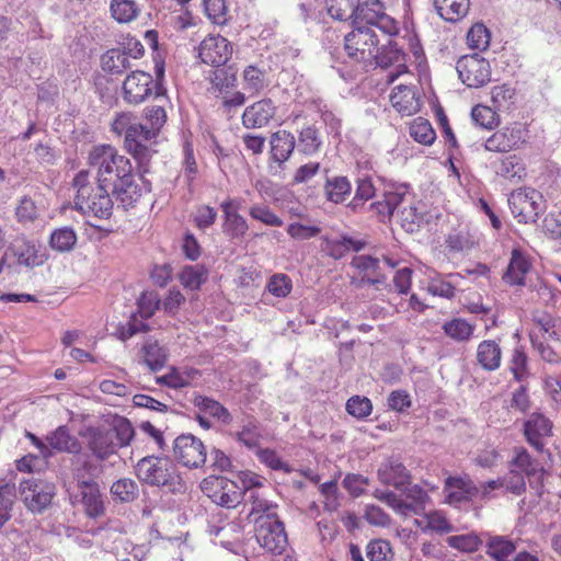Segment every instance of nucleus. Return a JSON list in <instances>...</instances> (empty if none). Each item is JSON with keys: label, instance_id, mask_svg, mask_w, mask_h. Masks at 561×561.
<instances>
[{"label": "nucleus", "instance_id": "nucleus-1", "mask_svg": "<svg viewBox=\"0 0 561 561\" xmlns=\"http://www.w3.org/2000/svg\"><path fill=\"white\" fill-rule=\"evenodd\" d=\"M89 165L95 170L96 182L107 190L124 208L131 207L140 197L133 167L110 145L94 146L89 152Z\"/></svg>", "mask_w": 561, "mask_h": 561}, {"label": "nucleus", "instance_id": "nucleus-2", "mask_svg": "<svg viewBox=\"0 0 561 561\" xmlns=\"http://www.w3.org/2000/svg\"><path fill=\"white\" fill-rule=\"evenodd\" d=\"M76 191L73 196V209L85 217L108 219L113 213L111 193L98 182H93L90 172L81 170L72 180Z\"/></svg>", "mask_w": 561, "mask_h": 561}, {"label": "nucleus", "instance_id": "nucleus-3", "mask_svg": "<svg viewBox=\"0 0 561 561\" xmlns=\"http://www.w3.org/2000/svg\"><path fill=\"white\" fill-rule=\"evenodd\" d=\"M138 480L150 486L163 488L172 493H182L185 485L176 465L163 456H145L135 466Z\"/></svg>", "mask_w": 561, "mask_h": 561}, {"label": "nucleus", "instance_id": "nucleus-4", "mask_svg": "<svg viewBox=\"0 0 561 561\" xmlns=\"http://www.w3.org/2000/svg\"><path fill=\"white\" fill-rule=\"evenodd\" d=\"M402 489L404 499L392 491L382 490H376L374 495L400 515H423L430 501L427 492L420 485L410 483Z\"/></svg>", "mask_w": 561, "mask_h": 561}, {"label": "nucleus", "instance_id": "nucleus-5", "mask_svg": "<svg viewBox=\"0 0 561 561\" xmlns=\"http://www.w3.org/2000/svg\"><path fill=\"white\" fill-rule=\"evenodd\" d=\"M353 26L376 27L387 36L399 34V22L386 12V4L381 0H358Z\"/></svg>", "mask_w": 561, "mask_h": 561}, {"label": "nucleus", "instance_id": "nucleus-6", "mask_svg": "<svg viewBox=\"0 0 561 561\" xmlns=\"http://www.w3.org/2000/svg\"><path fill=\"white\" fill-rule=\"evenodd\" d=\"M122 90L123 100L130 105H139L151 95L158 101H165V88L154 83L152 76L146 71H131L123 81Z\"/></svg>", "mask_w": 561, "mask_h": 561}, {"label": "nucleus", "instance_id": "nucleus-7", "mask_svg": "<svg viewBox=\"0 0 561 561\" xmlns=\"http://www.w3.org/2000/svg\"><path fill=\"white\" fill-rule=\"evenodd\" d=\"M129 133L125 137V148L138 162V168L144 175L149 172V162L153 150L148 144H150L158 135L154 129L149 128L141 123L136 122L134 127H129Z\"/></svg>", "mask_w": 561, "mask_h": 561}, {"label": "nucleus", "instance_id": "nucleus-8", "mask_svg": "<svg viewBox=\"0 0 561 561\" xmlns=\"http://www.w3.org/2000/svg\"><path fill=\"white\" fill-rule=\"evenodd\" d=\"M378 44L377 34L368 26H354V30L344 37V48L348 57L362 62L373 60Z\"/></svg>", "mask_w": 561, "mask_h": 561}, {"label": "nucleus", "instance_id": "nucleus-9", "mask_svg": "<svg viewBox=\"0 0 561 561\" xmlns=\"http://www.w3.org/2000/svg\"><path fill=\"white\" fill-rule=\"evenodd\" d=\"M20 493L31 512L42 513L51 504L56 495V485L47 480L28 479L20 483Z\"/></svg>", "mask_w": 561, "mask_h": 561}, {"label": "nucleus", "instance_id": "nucleus-10", "mask_svg": "<svg viewBox=\"0 0 561 561\" xmlns=\"http://www.w3.org/2000/svg\"><path fill=\"white\" fill-rule=\"evenodd\" d=\"M542 195L529 187L520 188L511 194L508 205L519 222H535L542 210Z\"/></svg>", "mask_w": 561, "mask_h": 561}, {"label": "nucleus", "instance_id": "nucleus-11", "mask_svg": "<svg viewBox=\"0 0 561 561\" xmlns=\"http://www.w3.org/2000/svg\"><path fill=\"white\" fill-rule=\"evenodd\" d=\"M456 70L459 79L468 88H480L491 80L490 64L479 54L460 57L456 64Z\"/></svg>", "mask_w": 561, "mask_h": 561}, {"label": "nucleus", "instance_id": "nucleus-12", "mask_svg": "<svg viewBox=\"0 0 561 561\" xmlns=\"http://www.w3.org/2000/svg\"><path fill=\"white\" fill-rule=\"evenodd\" d=\"M203 492L217 505L236 507L242 499L241 489L224 477H209L202 482Z\"/></svg>", "mask_w": 561, "mask_h": 561}, {"label": "nucleus", "instance_id": "nucleus-13", "mask_svg": "<svg viewBox=\"0 0 561 561\" xmlns=\"http://www.w3.org/2000/svg\"><path fill=\"white\" fill-rule=\"evenodd\" d=\"M528 130L523 124L513 123L494 131L482 146L492 152H510L526 142Z\"/></svg>", "mask_w": 561, "mask_h": 561}, {"label": "nucleus", "instance_id": "nucleus-14", "mask_svg": "<svg viewBox=\"0 0 561 561\" xmlns=\"http://www.w3.org/2000/svg\"><path fill=\"white\" fill-rule=\"evenodd\" d=\"M174 458L187 468L202 467L207 458L204 443L192 434H182L173 443Z\"/></svg>", "mask_w": 561, "mask_h": 561}, {"label": "nucleus", "instance_id": "nucleus-15", "mask_svg": "<svg viewBox=\"0 0 561 561\" xmlns=\"http://www.w3.org/2000/svg\"><path fill=\"white\" fill-rule=\"evenodd\" d=\"M262 519L255 526V537L260 546L272 554H282L288 543L284 524L279 520Z\"/></svg>", "mask_w": 561, "mask_h": 561}, {"label": "nucleus", "instance_id": "nucleus-16", "mask_svg": "<svg viewBox=\"0 0 561 561\" xmlns=\"http://www.w3.org/2000/svg\"><path fill=\"white\" fill-rule=\"evenodd\" d=\"M232 55L231 43L221 35H209L198 46V56L204 64L221 67Z\"/></svg>", "mask_w": 561, "mask_h": 561}, {"label": "nucleus", "instance_id": "nucleus-17", "mask_svg": "<svg viewBox=\"0 0 561 561\" xmlns=\"http://www.w3.org/2000/svg\"><path fill=\"white\" fill-rule=\"evenodd\" d=\"M277 106L270 98H263L248 105L241 116L242 126L247 129H260L271 125L275 119Z\"/></svg>", "mask_w": 561, "mask_h": 561}, {"label": "nucleus", "instance_id": "nucleus-18", "mask_svg": "<svg viewBox=\"0 0 561 561\" xmlns=\"http://www.w3.org/2000/svg\"><path fill=\"white\" fill-rule=\"evenodd\" d=\"M87 447L98 460H107L117 454L113 433L103 427H89L85 433Z\"/></svg>", "mask_w": 561, "mask_h": 561}, {"label": "nucleus", "instance_id": "nucleus-19", "mask_svg": "<svg viewBox=\"0 0 561 561\" xmlns=\"http://www.w3.org/2000/svg\"><path fill=\"white\" fill-rule=\"evenodd\" d=\"M552 422L541 413H531L524 422V435L527 443L537 451H542L546 439L552 435Z\"/></svg>", "mask_w": 561, "mask_h": 561}, {"label": "nucleus", "instance_id": "nucleus-20", "mask_svg": "<svg viewBox=\"0 0 561 561\" xmlns=\"http://www.w3.org/2000/svg\"><path fill=\"white\" fill-rule=\"evenodd\" d=\"M444 493L448 504L460 505L478 497L479 489L470 479L449 477L445 481Z\"/></svg>", "mask_w": 561, "mask_h": 561}, {"label": "nucleus", "instance_id": "nucleus-21", "mask_svg": "<svg viewBox=\"0 0 561 561\" xmlns=\"http://www.w3.org/2000/svg\"><path fill=\"white\" fill-rule=\"evenodd\" d=\"M517 543L511 536L484 531V551L492 561H512Z\"/></svg>", "mask_w": 561, "mask_h": 561}, {"label": "nucleus", "instance_id": "nucleus-22", "mask_svg": "<svg viewBox=\"0 0 561 561\" xmlns=\"http://www.w3.org/2000/svg\"><path fill=\"white\" fill-rule=\"evenodd\" d=\"M239 202L227 198L220 205L224 213L222 231L230 239H241L249 229L245 218L238 214Z\"/></svg>", "mask_w": 561, "mask_h": 561}, {"label": "nucleus", "instance_id": "nucleus-23", "mask_svg": "<svg viewBox=\"0 0 561 561\" xmlns=\"http://www.w3.org/2000/svg\"><path fill=\"white\" fill-rule=\"evenodd\" d=\"M373 59H375L376 65L381 68H388L390 66L397 67L396 72L389 73V82H393L401 73L407 71L405 54L397 43H392L391 41H389L388 45L378 48Z\"/></svg>", "mask_w": 561, "mask_h": 561}, {"label": "nucleus", "instance_id": "nucleus-24", "mask_svg": "<svg viewBox=\"0 0 561 561\" xmlns=\"http://www.w3.org/2000/svg\"><path fill=\"white\" fill-rule=\"evenodd\" d=\"M71 461L72 477L78 486H89L98 483L95 479L101 473V466L89 454L75 453Z\"/></svg>", "mask_w": 561, "mask_h": 561}, {"label": "nucleus", "instance_id": "nucleus-25", "mask_svg": "<svg viewBox=\"0 0 561 561\" xmlns=\"http://www.w3.org/2000/svg\"><path fill=\"white\" fill-rule=\"evenodd\" d=\"M351 266L363 274L358 286H377L383 284L386 276L380 272V261L371 255H355L351 261Z\"/></svg>", "mask_w": 561, "mask_h": 561}, {"label": "nucleus", "instance_id": "nucleus-26", "mask_svg": "<svg viewBox=\"0 0 561 561\" xmlns=\"http://www.w3.org/2000/svg\"><path fill=\"white\" fill-rule=\"evenodd\" d=\"M531 268L528 256L519 249H513L510 263L503 274V282L510 286H525V277Z\"/></svg>", "mask_w": 561, "mask_h": 561}, {"label": "nucleus", "instance_id": "nucleus-27", "mask_svg": "<svg viewBox=\"0 0 561 561\" xmlns=\"http://www.w3.org/2000/svg\"><path fill=\"white\" fill-rule=\"evenodd\" d=\"M391 105L402 116H412L421 108L420 98L413 88L400 84L390 94Z\"/></svg>", "mask_w": 561, "mask_h": 561}, {"label": "nucleus", "instance_id": "nucleus-28", "mask_svg": "<svg viewBox=\"0 0 561 561\" xmlns=\"http://www.w3.org/2000/svg\"><path fill=\"white\" fill-rule=\"evenodd\" d=\"M271 159L283 165L293 154L296 147V138L288 130L280 129L270 137Z\"/></svg>", "mask_w": 561, "mask_h": 561}, {"label": "nucleus", "instance_id": "nucleus-29", "mask_svg": "<svg viewBox=\"0 0 561 561\" xmlns=\"http://www.w3.org/2000/svg\"><path fill=\"white\" fill-rule=\"evenodd\" d=\"M247 501L251 502L249 518L254 522L255 526H259L260 522L265 518L267 519L266 522L279 519L277 515V505L263 497L259 491H250V495L247 497Z\"/></svg>", "mask_w": 561, "mask_h": 561}, {"label": "nucleus", "instance_id": "nucleus-30", "mask_svg": "<svg viewBox=\"0 0 561 561\" xmlns=\"http://www.w3.org/2000/svg\"><path fill=\"white\" fill-rule=\"evenodd\" d=\"M365 247V241L343 234L335 239H325L323 251L328 256L341 260L347 252H359Z\"/></svg>", "mask_w": 561, "mask_h": 561}, {"label": "nucleus", "instance_id": "nucleus-31", "mask_svg": "<svg viewBox=\"0 0 561 561\" xmlns=\"http://www.w3.org/2000/svg\"><path fill=\"white\" fill-rule=\"evenodd\" d=\"M477 362L486 371L499 369L502 362V350L499 343L493 340L480 342L477 347Z\"/></svg>", "mask_w": 561, "mask_h": 561}, {"label": "nucleus", "instance_id": "nucleus-32", "mask_svg": "<svg viewBox=\"0 0 561 561\" xmlns=\"http://www.w3.org/2000/svg\"><path fill=\"white\" fill-rule=\"evenodd\" d=\"M192 403L199 412L208 414L225 425L232 422V415L228 409L213 398L203 394H194Z\"/></svg>", "mask_w": 561, "mask_h": 561}, {"label": "nucleus", "instance_id": "nucleus-33", "mask_svg": "<svg viewBox=\"0 0 561 561\" xmlns=\"http://www.w3.org/2000/svg\"><path fill=\"white\" fill-rule=\"evenodd\" d=\"M208 534L215 538H219V543L230 550L234 551V548L241 540V527L237 523H226L224 525H208Z\"/></svg>", "mask_w": 561, "mask_h": 561}, {"label": "nucleus", "instance_id": "nucleus-34", "mask_svg": "<svg viewBox=\"0 0 561 561\" xmlns=\"http://www.w3.org/2000/svg\"><path fill=\"white\" fill-rule=\"evenodd\" d=\"M80 489V502L89 517H99L104 514V504L100 492L99 483L89 486H78Z\"/></svg>", "mask_w": 561, "mask_h": 561}, {"label": "nucleus", "instance_id": "nucleus-35", "mask_svg": "<svg viewBox=\"0 0 561 561\" xmlns=\"http://www.w3.org/2000/svg\"><path fill=\"white\" fill-rule=\"evenodd\" d=\"M469 0H434L436 12L448 22H457L469 11Z\"/></svg>", "mask_w": 561, "mask_h": 561}, {"label": "nucleus", "instance_id": "nucleus-36", "mask_svg": "<svg viewBox=\"0 0 561 561\" xmlns=\"http://www.w3.org/2000/svg\"><path fill=\"white\" fill-rule=\"evenodd\" d=\"M141 353L145 364L152 371L162 369L168 360V350L161 346L158 341L148 339L142 347Z\"/></svg>", "mask_w": 561, "mask_h": 561}, {"label": "nucleus", "instance_id": "nucleus-37", "mask_svg": "<svg viewBox=\"0 0 561 561\" xmlns=\"http://www.w3.org/2000/svg\"><path fill=\"white\" fill-rule=\"evenodd\" d=\"M49 449L66 453H77L80 449L78 439L70 435L66 426H59L46 436Z\"/></svg>", "mask_w": 561, "mask_h": 561}, {"label": "nucleus", "instance_id": "nucleus-38", "mask_svg": "<svg viewBox=\"0 0 561 561\" xmlns=\"http://www.w3.org/2000/svg\"><path fill=\"white\" fill-rule=\"evenodd\" d=\"M16 499L15 483L0 479V529L11 519Z\"/></svg>", "mask_w": 561, "mask_h": 561}, {"label": "nucleus", "instance_id": "nucleus-39", "mask_svg": "<svg viewBox=\"0 0 561 561\" xmlns=\"http://www.w3.org/2000/svg\"><path fill=\"white\" fill-rule=\"evenodd\" d=\"M101 62L103 70L112 75H121L133 67L126 53L119 48L107 50L102 56Z\"/></svg>", "mask_w": 561, "mask_h": 561}, {"label": "nucleus", "instance_id": "nucleus-40", "mask_svg": "<svg viewBox=\"0 0 561 561\" xmlns=\"http://www.w3.org/2000/svg\"><path fill=\"white\" fill-rule=\"evenodd\" d=\"M508 370L517 382H524L530 377L529 359L523 346L513 348L508 359Z\"/></svg>", "mask_w": 561, "mask_h": 561}, {"label": "nucleus", "instance_id": "nucleus-41", "mask_svg": "<svg viewBox=\"0 0 561 561\" xmlns=\"http://www.w3.org/2000/svg\"><path fill=\"white\" fill-rule=\"evenodd\" d=\"M383 197L389 203L393 213L399 214L403 206L412 199V194L407 184L388 183L383 188Z\"/></svg>", "mask_w": 561, "mask_h": 561}, {"label": "nucleus", "instance_id": "nucleus-42", "mask_svg": "<svg viewBox=\"0 0 561 561\" xmlns=\"http://www.w3.org/2000/svg\"><path fill=\"white\" fill-rule=\"evenodd\" d=\"M328 14L341 22L351 21L353 24L358 0H324Z\"/></svg>", "mask_w": 561, "mask_h": 561}, {"label": "nucleus", "instance_id": "nucleus-43", "mask_svg": "<svg viewBox=\"0 0 561 561\" xmlns=\"http://www.w3.org/2000/svg\"><path fill=\"white\" fill-rule=\"evenodd\" d=\"M322 140L319 130L314 126L308 125L299 130L298 140L296 142L299 152L306 156H312L320 150Z\"/></svg>", "mask_w": 561, "mask_h": 561}, {"label": "nucleus", "instance_id": "nucleus-44", "mask_svg": "<svg viewBox=\"0 0 561 561\" xmlns=\"http://www.w3.org/2000/svg\"><path fill=\"white\" fill-rule=\"evenodd\" d=\"M110 11L116 22L129 23L138 18L140 7L134 0H112Z\"/></svg>", "mask_w": 561, "mask_h": 561}, {"label": "nucleus", "instance_id": "nucleus-45", "mask_svg": "<svg viewBox=\"0 0 561 561\" xmlns=\"http://www.w3.org/2000/svg\"><path fill=\"white\" fill-rule=\"evenodd\" d=\"M107 431L113 433V438H116L115 445L118 449L129 446L135 436L130 421L124 416H114Z\"/></svg>", "mask_w": 561, "mask_h": 561}, {"label": "nucleus", "instance_id": "nucleus-46", "mask_svg": "<svg viewBox=\"0 0 561 561\" xmlns=\"http://www.w3.org/2000/svg\"><path fill=\"white\" fill-rule=\"evenodd\" d=\"M77 233L71 227H61L55 229L49 237V245L57 252H69L77 244Z\"/></svg>", "mask_w": 561, "mask_h": 561}, {"label": "nucleus", "instance_id": "nucleus-47", "mask_svg": "<svg viewBox=\"0 0 561 561\" xmlns=\"http://www.w3.org/2000/svg\"><path fill=\"white\" fill-rule=\"evenodd\" d=\"M496 174L512 182H519L526 176V169L522 159L512 154L502 159L496 169Z\"/></svg>", "mask_w": 561, "mask_h": 561}, {"label": "nucleus", "instance_id": "nucleus-48", "mask_svg": "<svg viewBox=\"0 0 561 561\" xmlns=\"http://www.w3.org/2000/svg\"><path fill=\"white\" fill-rule=\"evenodd\" d=\"M376 194V187L369 176H362L356 180V191L353 199L348 203L347 207L356 213L364 204L373 198Z\"/></svg>", "mask_w": 561, "mask_h": 561}, {"label": "nucleus", "instance_id": "nucleus-49", "mask_svg": "<svg viewBox=\"0 0 561 561\" xmlns=\"http://www.w3.org/2000/svg\"><path fill=\"white\" fill-rule=\"evenodd\" d=\"M328 201L340 204L351 194L352 185L346 176L328 179L324 186Z\"/></svg>", "mask_w": 561, "mask_h": 561}, {"label": "nucleus", "instance_id": "nucleus-50", "mask_svg": "<svg viewBox=\"0 0 561 561\" xmlns=\"http://www.w3.org/2000/svg\"><path fill=\"white\" fill-rule=\"evenodd\" d=\"M207 270L199 264L186 265L180 273L181 284L191 290H197L207 280Z\"/></svg>", "mask_w": 561, "mask_h": 561}, {"label": "nucleus", "instance_id": "nucleus-51", "mask_svg": "<svg viewBox=\"0 0 561 561\" xmlns=\"http://www.w3.org/2000/svg\"><path fill=\"white\" fill-rule=\"evenodd\" d=\"M242 79L243 89L252 95L261 93L267 87L265 71L254 65L244 68Z\"/></svg>", "mask_w": 561, "mask_h": 561}, {"label": "nucleus", "instance_id": "nucleus-52", "mask_svg": "<svg viewBox=\"0 0 561 561\" xmlns=\"http://www.w3.org/2000/svg\"><path fill=\"white\" fill-rule=\"evenodd\" d=\"M447 542L454 549L463 552H476L482 545H484V533H481L480 535L476 533H469L450 536L447 538Z\"/></svg>", "mask_w": 561, "mask_h": 561}, {"label": "nucleus", "instance_id": "nucleus-53", "mask_svg": "<svg viewBox=\"0 0 561 561\" xmlns=\"http://www.w3.org/2000/svg\"><path fill=\"white\" fill-rule=\"evenodd\" d=\"M444 333L456 342H466L472 334L474 327L461 318H455L443 324Z\"/></svg>", "mask_w": 561, "mask_h": 561}, {"label": "nucleus", "instance_id": "nucleus-54", "mask_svg": "<svg viewBox=\"0 0 561 561\" xmlns=\"http://www.w3.org/2000/svg\"><path fill=\"white\" fill-rule=\"evenodd\" d=\"M445 243L450 252H462L472 249L476 240L468 228H461L451 231L447 236Z\"/></svg>", "mask_w": 561, "mask_h": 561}, {"label": "nucleus", "instance_id": "nucleus-55", "mask_svg": "<svg viewBox=\"0 0 561 561\" xmlns=\"http://www.w3.org/2000/svg\"><path fill=\"white\" fill-rule=\"evenodd\" d=\"M111 493L115 500H118L122 503H129L138 497L139 488L133 479L123 478L112 484Z\"/></svg>", "mask_w": 561, "mask_h": 561}, {"label": "nucleus", "instance_id": "nucleus-56", "mask_svg": "<svg viewBox=\"0 0 561 561\" xmlns=\"http://www.w3.org/2000/svg\"><path fill=\"white\" fill-rule=\"evenodd\" d=\"M410 136L424 146H430L436 139V133L431 123L423 118L416 117L409 128Z\"/></svg>", "mask_w": 561, "mask_h": 561}, {"label": "nucleus", "instance_id": "nucleus-57", "mask_svg": "<svg viewBox=\"0 0 561 561\" xmlns=\"http://www.w3.org/2000/svg\"><path fill=\"white\" fill-rule=\"evenodd\" d=\"M18 263L26 267L39 266L45 259L39 254L38 245L32 241H23V244L16 250Z\"/></svg>", "mask_w": 561, "mask_h": 561}, {"label": "nucleus", "instance_id": "nucleus-58", "mask_svg": "<svg viewBox=\"0 0 561 561\" xmlns=\"http://www.w3.org/2000/svg\"><path fill=\"white\" fill-rule=\"evenodd\" d=\"M261 430L255 420H249L244 423L240 431L234 434L237 442L249 449L256 448L261 439Z\"/></svg>", "mask_w": 561, "mask_h": 561}, {"label": "nucleus", "instance_id": "nucleus-59", "mask_svg": "<svg viewBox=\"0 0 561 561\" xmlns=\"http://www.w3.org/2000/svg\"><path fill=\"white\" fill-rule=\"evenodd\" d=\"M496 111L485 105H476L471 111V117L476 125L491 130L500 123Z\"/></svg>", "mask_w": 561, "mask_h": 561}, {"label": "nucleus", "instance_id": "nucleus-60", "mask_svg": "<svg viewBox=\"0 0 561 561\" xmlns=\"http://www.w3.org/2000/svg\"><path fill=\"white\" fill-rule=\"evenodd\" d=\"M210 81L215 91L219 93L228 92L237 82L236 72L229 68L218 67L211 72Z\"/></svg>", "mask_w": 561, "mask_h": 561}, {"label": "nucleus", "instance_id": "nucleus-61", "mask_svg": "<svg viewBox=\"0 0 561 561\" xmlns=\"http://www.w3.org/2000/svg\"><path fill=\"white\" fill-rule=\"evenodd\" d=\"M206 16L217 25H224L228 21V7L226 0H203Z\"/></svg>", "mask_w": 561, "mask_h": 561}, {"label": "nucleus", "instance_id": "nucleus-62", "mask_svg": "<svg viewBox=\"0 0 561 561\" xmlns=\"http://www.w3.org/2000/svg\"><path fill=\"white\" fill-rule=\"evenodd\" d=\"M16 220L22 225L34 222L38 217V209L35 202L30 196L20 198L15 208Z\"/></svg>", "mask_w": 561, "mask_h": 561}, {"label": "nucleus", "instance_id": "nucleus-63", "mask_svg": "<svg viewBox=\"0 0 561 561\" xmlns=\"http://www.w3.org/2000/svg\"><path fill=\"white\" fill-rule=\"evenodd\" d=\"M383 481L401 490L410 482V473L401 462H393L389 470L383 473Z\"/></svg>", "mask_w": 561, "mask_h": 561}, {"label": "nucleus", "instance_id": "nucleus-64", "mask_svg": "<svg viewBox=\"0 0 561 561\" xmlns=\"http://www.w3.org/2000/svg\"><path fill=\"white\" fill-rule=\"evenodd\" d=\"M490 32L483 24H474L467 34V43L471 49L484 50L490 45Z\"/></svg>", "mask_w": 561, "mask_h": 561}]
</instances>
